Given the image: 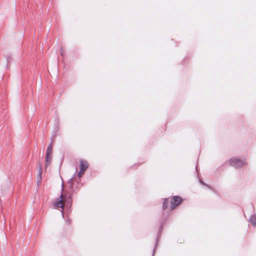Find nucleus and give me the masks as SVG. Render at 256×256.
I'll use <instances>...</instances> for the list:
<instances>
[{
  "instance_id": "10",
  "label": "nucleus",
  "mask_w": 256,
  "mask_h": 256,
  "mask_svg": "<svg viewBox=\"0 0 256 256\" xmlns=\"http://www.w3.org/2000/svg\"><path fill=\"white\" fill-rule=\"evenodd\" d=\"M42 168H40V170H38V172L37 175V179L38 180V182H40V183L41 181H42Z\"/></svg>"
},
{
  "instance_id": "11",
  "label": "nucleus",
  "mask_w": 256,
  "mask_h": 256,
  "mask_svg": "<svg viewBox=\"0 0 256 256\" xmlns=\"http://www.w3.org/2000/svg\"><path fill=\"white\" fill-rule=\"evenodd\" d=\"M52 153V142H51L48 146L47 148V150L46 152V154H51Z\"/></svg>"
},
{
  "instance_id": "6",
  "label": "nucleus",
  "mask_w": 256,
  "mask_h": 256,
  "mask_svg": "<svg viewBox=\"0 0 256 256\" xmlns=\"http://www.w3.org/2000/svg\"><path fill=\"white\" fill-rule=\"evenodd\" d=\"M88 166V164L87 161L80 160V169L86 170Z\"/></svg>"
},
{
  "instance_id": "18",
  "label": "nucleus",
  "mask_w": 256,
  "mask_h": 256,
  "mask_svg": "<svg viewBox=\"0 0 256 256\" xmlns=\"http://www.w3.org/2000/svg\"><path fill=\"white\" fill-rule=\"evenodd\" d=\"M37 183H38V184H40V182H38V180H37Z\"/></svg>"
},
{
  "instance_id": "13",
  "label": "nucleus",
  "mask_w": 256,
  "mask_h": 256,
  "mask_svg": "<svg viewBox=\"0 0 256 256\" xmlns=\"http://www.w3.org/2000/svg\"><path fill=\"white\" fill-rule=\"evenodd\" d=\"M85 171L86 170L80 169V171L78 172V176L80 178L82 176V175L84 174Z\"/></svg>"
},
{
  "instance_id": "15",
  "label": "nucleus",
  "mask_w": 256,
  "mask_h": 256,
  "mask_svg": "<svg viewBox=\"0 0 256 256\" xmlns=\"http://www.w3.org/2000/svg\"><path fill=\"white\" fill-rule=\"evenodd\" d=\"M66 222H67V224H70V222H71V220H66Z\"/></svg>"
},
{
  "instance_id": "17",
  "label": "nucleus",
  "mask_w": 256,
  "mask_h": 256,
  "mask_svg": "<svg viewBox=\"0 0 256 256\" xmlns=\"http://www.w3.org/2000/svg\"><path fill=\"white\" fill-rule=\"evenodd\" d=\"M200 182L202 184H203L204 185H206V184H204V183H203V182H202V180H200Z\"/></svg>"
},
{
  "instance_id": "7",
  "label": "nucleus",
  "mask_w": 256,
  "mask_h": 256,
  "mask_svg": "<svg viewBox=\"0 0 256 256\" xmlns=\"http://www.w3.org/2000/svg\"><path fill=\"white\" fill-rule=\"evenodd\" d=\"M52 160V158L50 156V154L48 155V154H46V160H45L46 167H47L50 165V164Z\"/></svg>"
},
{
  "instance_id": "5",
  "label": "nucleus",
  "mask_w": 256,
  "mask_h": 256,
  "mask_svg": "<svg viewBox=\"0 0 256 256\" xmlns=\"http://www.w3.org/2000/svg\"><path fill=\"white\" fill-rule=\"evenodd\" d=\"M163 225H164V223L162 224L160 226V227L158 228V232L157 237L156 238V240L155 246H154V248L153 250V252H152V256H154L156 248V246H158V240H159V238L160 237L161 233L162 232V228H163Z\"/></svg>"
},
{
  "instance_id": "9",
  "label": "nucleus",
  "mask_w": 256,
  "mask_h": 256,
  "mask_svg": "<svg viewBox=\"0 0 256 256\" xmlns=\"http://www.w3.org/2000/svg\"><path fill=\"white\" fill-rule=\"evenodd\" d=\"M249 220L253 226H256V216L255 214L252 215Z\"/></svg>"
},
{
  "instance_id": "4",
  "label": "nucleus",
  "mask_w": 256,
  "mask_h": 256,
  "mask_svg": "<svg viewBox=\"0 0 256 256\" xmlns=\"http://www.w3.org/2000/svg\"><path fill=\"white\" fill-rule=\"evenodd\" d=\"M183 201V199L179 196H174L170 200V209H175Z\"/></svg>"
},
{
  "instance_id": "16",
  "label": "nucleus",
  "mask_w": 256,
  "mask_h": 256,
  "mask_svg": "<svg viewBox=\"0 0 256 256\" xmlns=\"http://www.w3.org/2000/svg\"><path fill=\"white\" fill-rule=\"evenodd\" d=\"M60 51H61L60 54H61V55H62V56H64V52H62V48H60Z\"/></svg>"
},
{
  "instance_id": "8",
  "label": "nucleus",
  "mask_w": 256,
  "mask_h": 256,
  "mask_svg": "<svg viewBox=\"0 0 256 256\" xmlns=\"http://www.w3.org/2000/svg\"><path fill=\"white\" fill-rule=\"evenodd\" d=\"M169 206V198H165L162 204V210H165L168 208Z\"/></svg>"
},
{
  "instance_id": "1",
  "label": "nucleus",
  "mask_w": 256,
  "mask_h": 256,
  "mask_svg": "<svg viewBox=\"0 0 256 256\" xmlns=\"http://www.w3.org/2000/svg\"><path fill=\"white\" fill-rule=\"evenodd\" d=\"M76 192V190L72 186V184L65 189L62 196V202L64 206H65L68 209L70 208L73 202L72 196Z\"/></svg>"
},
{
  "instance_id": "2",
  "label": "nucleus",
  "mask_w": 256,
  "mask_h": 256,
  "mask_svg": "<svg viewBox=\"0 0 256 256\" xmlns=\"http://www.w3.org/2000/svg\"><path fill=\"white\" fill-rule=\"evenodd\" d=\"M63 181V180H62ZM65 192L64 189V182H62V184H61V193L58 198L55 202L53 204V206L56 208H61L62 210V216H64L63 213H64V204L62 202V196H64V193Z\"/></svg>"
},
{
  "instance_id": "3",
  "label": "nucleus",
  "mask_w": 256,
  "mask_h": 256,
  "mask_svg": "<svg viewBox=\"0 0 256 256\" xmlns=\"http://www.w3.org/2000/svg\"><path fill=\"white\" fill-rule=\"evenodd\" d=\"M229 163L232 166L240 168L246 164V159L242 160L240 158L233 157L230 159Z\"/></svg>"
},
{
  "instance_id": "12",
  "label": "nucleus",
  "mask_w": 256,
  "mask_h": 256,
  "mask_svg": "<svg viewBox=\"0 0 256 256\" xmlns=\"http://www.w3.org/2000/svg\"><path fill=\"white\" fill-rule=\"evenodd\" d=\"M74 178V176H72L68 180V186H70V184H72V186L74 187V180H73Z\"/></svg>"
},
{
  "instance_id": "14",
  "label": "nucleus",
  "mask_w": 256,
  "mask_h": 256,
  "mask_svg": "<svg viewBox=\"0 0 256 256\" xmlns=\"http://www.w3.org/2000/svg\"><path fill=\"white\" fill-rule=\"evenodd\" d=\"M40 168H42V164L40 162H38V170H40Z\"/></svg>"
}]
</instances>
